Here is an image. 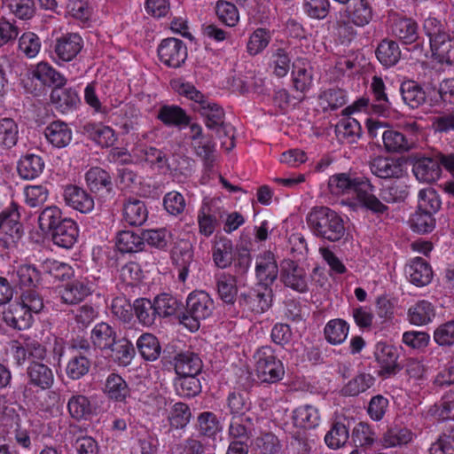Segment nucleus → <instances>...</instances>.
I'll list each match as a JSON object with an SVG mask.
<instances>
[{
	"label": "nucleus",
	"mask_w": 454,
	"mask_h": 454,
	"mask_svg": "<svg viewBox=\"0 0 454 454\" xmlns=\"http://www.w3.org/2000/svg\"><path fill=\"white\" fill-rule=\"evenodd\" d=\"M197 111L204 118L206 126L210 129H215L219 136L223 134L229 139L227 150L234 146L233 132L231 125L224 123V112L216 103L204 99L197 108Z\"/></svg>",
	"instance_id": "39448f33"
},
{
	"label": "nucleus",
	"mask_w": 454,
	"mask_h": 454,
	"mask_svg": "<svg viewBox=\"0 0 454 454\" xmlns=\"http://www.w3.org/2000/svg\"><path fill=\"white\" fill-rule=\"evenodd\" d=\"M116 247L121 253H137L144 249L142 233L131 231H120L116 237Z\"/></svg>",
	"instance_id": "a18cd8bd"
},
{
	"label": "nucleus",
	"mask_w": 454,
	"mask_h": 454,
	"mask_svg": "<svg viewBox=\"0 0 454 454\" xmlns=\"http://www.w3.org/2000/svg\"><path fill=\"white\" fill-rule=\"evenodd\" d=\"M293 420L297 427L313 429L319 426L321 417L317 408L305 404L297 407L293 411Z\"/></svg>",
	"instance_id": "5701e85b"
},
{
	"label": "nucleus",
	"mask_w": 454,
	"mask_h": 454,
	"mask_svg": "<svg viewBox=\"0 0 454 454\" xmlns=\"http://www.w3.org/2000/svg\"><path fill=\"white\" fill-rule=\"evenodd\" d=\"M85 181L89 189L95 193L110 192L112 190V179L104 169L95 167L90 168L85 174Z\"/></svg>",
	"instance_id": "bb28decb"
},
{
	"label": "nucleus",
	"mask_w": 454,
	"mask_h": 454,
	"mask_svg": "<svg viewBox=\"0 0 454 454\" xmlns=\"http://www.w3.org/2000/svg\"><path fill=\"white\" fill-rule=\"evenodd\" d=\"M108 350L111 351L114 361L121 366L129 365L135 356L133 344L127 340L116 341L114 346Z\"/></svg>",
	"instance_id": "052dcab7"
},
{
	"label": "nucleus",
	"mask_w": 454,
	"mask_h": 454,
	"mask_svg": "<svg viewBox=\"0 0 454 454\" xmlns=\"http://www.w3.org/2000/svg\"><path fill=\"white\" fill-rule=\"evenodd\" d=\"M105 394L115 402H125L129 396L130 389L127 382L118 374L111 373L106 380Z\"/></svg>",
	"instance_id": "7c9ffc66"
},
{
	"label": "nucleus",
	"mask_w": 454,
	"mask_h": 454,
	"mask_svg": "<svg viewBox=\"0 0 454 454\" xmlns=\"http://www.w3.org/2000/svg\"><path fill=\"white\" fill-rule=\"evenodd\" d=\"M63 199L67 206L82 214L90 213L95 207L94 199L83 188L76 185L66 186Z\"/></svg>",
	"instance_id": "f8f14e48"
},
{
	"label": "nucleus",
	"mask_w": 454,
	"mask_h": 454,
	"mask_svg": "<svg viewBox=\"0 0 454 454\" xmlns=\"http://www.w3.org/2000/svg\"><path fill=\"white\" fill-rule=\"evenodd\" d=\"M382 140L387 151L392 153H404L411 148L412 143L400 131L387 129L383 131Z\"/></svg>",
	"instance_id": "4c0bfd02"
},
{
	"label": "nucleus",
	"mask_w": 454,
	"mask_h": 454,
	"mask_svg": "<svg viewBox=\"0 0 454 454\" xmlns=\"http://www.w3.org/2000/svg\"><path fill=\"white\" fill-rule=\"evenodd\" d=\"M371 90L374 97L375 103L371 106L374 114L387 117L390 113V102L385 92L386 87L381 77L374 75L371 82Z\"/></svg>",
	"instance_id": "412c9836"
},
{
	"label": "nucleus",
	"mask_w": 454,
	"mask_h": 454,
	"mask_svg": "<svg viewBox=\"0 0 454 454\" xmlns=\"http://www.w3.org/2000/svg\"><path fill=\"white\" fill-rule=\"evenodd\" d=\"M216 288L220 299L227 303H234L238 293L236 278L230 275L222 273L216 276Z\"/></svg>",
	"instance_id": "c03bdc74"
},
{
	"label": "nucleus",
	"mask_w": 454,
	"mask_h": 454,
	"mask_svg": "<svg viewBox=\"0 0 454 454\" xmlns=\"http://www.w3.org/2000/svg\"><path fill=\"white\" fill-rule=\"evenodd\" d=\"M133 310L138 321L145 326L152 325L158 317L153 301L145 298L136 300L133 304Z\"/></svg>",
	"instance_id": "6e6d98bb"
},
{
	"label": "nucleus",
	"mask_w": 454,
	"mask_h": 454,
	"mask_svg": "<svg viewBox=\"0 0 454 454\" xmlns=\"http://www.w3.org/2000/svg\"><path fill=\"white\" fill-rule=\"evenodd\" d=\"M123 217L130 225H142L148 217L145 202L137 199L128 200L123 206Z\"/></svg>",
	"instance_id": "473e14b6"
},
{
	"label": "nucleus",
	"mask_w": 454,
	"mask_h": 454,
	"mask_svg": "<svg viewBox=\"0 0 454 454\" xmlns=\"http://www.w3.org/2000/svg\"><path fill=\"white\" fill-rule=\"evenodd\" d=\"M240 303L245 309L262 314L271 306V290L264 286L250 290L241 294Z\"/></svg>",
	"instance_id": "4468645a"
},
{
	"label": "nucleus",
	"mask_w": 454,
	"mask_h": 454,
	"mask_svg": "<svg viewBox=\"0 0 454 454\" xmlns=\"http://www.w3.org/2000/svg\"><path fill=\"white\" fill-rule=\"evenodd\" d=\"M93 292V285L87 278L74 279L58 287L63 303L74 305L82 301Z\"/></svg>",
	"instance_id": "1a4fd4ad"
},
{
	"label": "nucleus",
	"mask_w": 454,
	"mask_h": 454,
	"mask_svg": "<svg viewBox=\"0 0 454 454\" xmlns=\"http://www.w3.org/2000/svg\"><path fill=\"white\" fill-rule=\"evenodd\" d=\"M376 56L379 61L385 67L395 66L401 58V51L396 42L385 39L378 45Z\"/></svg>",
	"instance_id": "ea45409f"
},
{
	"label": "nucleus",
	"mask_w": 454,
	"mask_h": 454,
	"mask_svg": "<svg viewBox=\"0 0 454 454\" xmlns=\"http://www.w3.org/2000/svg\"><path fill=\"white\" fill-rule=\"evenodd\" d=\"M349 434L346 426L341 423H335L325 436L326 445L336 450L342 447L348 439Z\"/></svg>",
	"instance_id": "774afa93"
},
{
	"label": "nucleus",
	"mask_w": 454,
	"mask_h": 454,
	"mask_svg": "<svg viewBox=\"0 0 454 454\" xmlns=\"http://www.w3.org/2000/svg\"><path fill=\"white\" fill-rule=\"evenodd\" d=\"M175 371L177 376L197 375L202 368V362L192 352L180 353L175 357Z\"/></svg>",
	"instance_id": "cd10ccee"
},
{
	"label": "nucleus",
	"mask_w": 454,
	"mask_h": 454,
	"mask_svg": "<svg viewBox=\"0 0 454 454\" xmlns=\"http://www.w3.org/2000/svg\"><path fill=\"white\" fill-rule=\"evenodd\" d=\"M77 237V224L70 218H64L61 223L51 232L53 243L63 248L72 247Z\"/></svg>",
	"instance_id": "a211bd4d"
},
{
	"label": "nucleus",
	"mask_w": 454,
	"mask_h": 454,
	"mask_svg": "<svg viewBox=\"0 0 454 454\" xmlns=\"http://www.w3.org/2000/svg\"><path fill=\"white\" fill-rule=\"evenodd\" d=\"M255 373L262 382L275 383L285 375L283 363L270 346L259 348L254 354Z\"/></svg>",
	"instance_id": "20e7f679"
},
{
	"label": "nucleus",
	"mask_w": 454,
	"mask_h": 454,
	"mask_svg": "<svg viewBox=\"0 0 454 454\" xmlns=\"http://www.w3.org/2000/svg\"><path fill=\"white\" fill-rule=\"evenodd\" d=\"M370 168L372 174L380 178H400L403 175V164L392 158H375Z\"/></svg>",
	"instance_id": "6ab92c4d"
},
{
	"label": "nucleus",
	"mask_w": 454,
	"mask_h": 454,
	"mask_svg": "<svg viewBox=\"0 0 454 454\" xmlns=\"http://www.w3.org/2000/svg\"><path fill=\"white\" fill-rule=\"evenodd\" d=\"M405 274L409 281L417 286L428 285L433 278L430 265L420 257H416L410 262L406 266Z\"/></svg>",
	"instance_id": "f3484780"
},
{
	"label": "nucleus",
	"mask_w": 454,
	"mask_h": 454,
	"mask_svg": "<svg viewBox=\"0 0 454 454\" xmlns=\"http://www.w3.org/2000/svg\"><path fill=\"white\" fill-rule=\"evenodd\" d=\"M442 160L440 153L434 157H425L418 160L413 165V174L421 183H434L438 180L442 173Z\"/></svg>",
	"instance_id": "ddd939ff"
},
{
	"label": "nucleus",
	"mask_w": 454,
	"mask_h": 454,
	"mask_svg": "<svg viewBox=\"0 0 454 454\" xmlns=\"http://www.w3.org/2000/svg\"><path fill=\"white\" fill-rule=\"evenodd\" d=\"M196 376H177L174 380L176 394L183 397H193L198 395L201 387Z\"/></svg>",
	"instance_id": "bf43d9fd"
},
{
	"label": "nucleus",
	"mask_w": 454,
	"mask_h": 454,
	"mask_svg": "<svg viewBox=\"0 0 454 454\" xmlns=\"http://www.w3.org/2000/svg\"><path fill=\"white\" fill-rule=\"evenodd\" d=\"M434 308L431 302L422 300L411 306L408 310V318L414 325H425L434 317Z\"/></svg>",
	"instance_id": "c9c22d12"
},
{
	"label": "nucleus",
	"mask_w": 454,
	"mask_h": 454,
	"mask_svg": "<svg viewBox=\"0 0 454 454\" xmlns=\"http://www.w3.org/2000/svg\"><path fill=\"white\" fill-rule=\"evenodd\" d=\"M328 190L333 196H354L365 208L379 214L387 210L380 199L374 195V186L364 176H356L350 173H339L328 179Z\"/></svg>",
	"instance_id": "f257e3e1"
},
{
	"label": "nucleus",
	"mask_w": 454,
	"mask_h": 454,
	"mask_svg": "<svg viewBox=\"0 0 454 454\" xmlns=\"http://www.w3.org/2000/svg\"><path fill=\"white\" fill-rule=\"evenodd\" d=\"M29 383L43 390L50 388L54 382V376L47 365L33 362L27 368Z\"/></svg>",
	"instance_id": "a878e982"
},
{
	"label": "nucleus",
	"mask_w": 454,
	"mask_h": 454,
	"mask_svg": "<svg viewBox=\"0 0 454 454\" xmlns=\"http://www.w3.org/2000/svg\"><path fill=\"white\" fill-rule=\"evenodd\" d=\"M44 168V161L39 155L29 153L22 156L17 166L20 176L23 179H35Z\"/></svg>",
	"instance_id": "393cba45"
},
{
	"label": "nucleus",
	"mask_w": 454,
	"mask_h": 454,
	"mask_svg": "<svg viewBox=\"0 0 454 454\" xmlns=\"http://www.w3.org/2000/svg\"><path fill=\"white\" fill-rule=\"evenodd\" d=\"M31 74L33 78L37 79L44 85L62 86L66 83V79L47 62H40L35 65Z\"/></svg>",
	"instance_id": "58836bf2"
},
{
	"label": "nucleus",
	"mask_w": 454,
	"mask_h": 454,
	"mask_svg": "<svg viewBox=\"0 0 454 454\" xmlns=\"http://www.w3.org/2000/svg\"><path fill=\"white\" fill-rule=\"evenodd\" d=\"M89 137L102 147H110L116 141L114 130L109 126L99 123H88L84 126Z\"/></svg>",
	"instance_id": "e433bc0d"
},
{
	"label": "nucleus",
	"mask_w": 454,
	"mask_h": 454,
	"mask_svg": "<svg viewBox=\"0 0 454 454\" xmlns=\"http://www.w3.org/2000/svg\"><path fill=\"white\" fill-rule=\"evenodd\" d=\"M441 207V200L434 189H421L418 194V209L434 214Z\"/></svg>",
	"instance_id": "0e129e2a"
},
{
	"label": "nucleus",
	"mask_w": 454,
	"mask_h": 454,
	"mask_svg": "<svg viewBox=\"0 0 454 454\" xmlns=\"http://www.w3.org/2000/svg\"><path fill=\"white\" fill-rule=\"evenodd\" d=\"M90 340L97 348L108 350L116 342V332L108 323L100 322L92 328Z\"/></svg>",
	"instance_id": "b1692460"
},
{
	"label": "nucleus",
	"mask_w": 454,
	"mask_h": 454,
	"mask_svg": "<svg viewBox=\"0 0 454 454\" xmlns=\"http://www.w3.org/2000/svg\"><path fill=\"white\" fill-rule=\"evenodd\" d=\"M19 138V128L13 119L2 118L0 120V149L13 147Z\"/></svg>",
	"instance_id": "3c124183"
},
{
	"label": "nucleus",
	"mask_w": 454,
	"mask_h": 454,
	"mask_svg": "<svg viewBox=\"0 0 454 454\" xmlns=\"http://www.w3.org/2000/svg\"><path fill=\"white\" fill-rule=\"evenodd\" d=\"M70 415L75 419H88L97 414L96 405L86 395L76 394L67 402Z\"/></svg>",
	"instance_id": "4be33fe9"
},
{
	"label": "nucleus",
	"mask_w": 454,
	"mask_h": 454,
	"mask_svg": "<svg viewBox=\"0 0 454 454\" xmlns=\"http://www.w3.org/2000/svg\"><path fill=\"white\" fill-rule=\"evenodd\" d=\"M375 383V378L366 372H360L352 378L343 387L346 395L356 396L371 388Z\"/></svg>",
	"instance_id": "8fccbe9b"
},
{
	"label": "nucleus",
	"mask_w": 454,
	"mask_h": 454,
	"mask_svg": "<svg viewBox=\"0 0 454 454\" xmlns=\"http://www.w3.org/2000/svg\"><path fill=\"white\" fill-rule=\"evenodd\" d=\"M403 101L409 107L415 109L426 102V92L414 81L403 82L400 86Z\"/></svg>",
	"instance_id": "72a5a7b5"
},
{
	"label": "nucleus",
	"mask_w": 454,
	"mask_h": 454,
	"mask_svg": "<svg viewBox=\"0 0 454 454\" xmlns=\"http://www.w3.org/2000/svg\"><path fill=\"white\" fill-rule=\"evenodd\" d=\"M280 278L284 285L297 292L308 290V278L303 268L291 260H285L281 264Z\"/></svg>",
	"instance_id": "9d476101"
},
{
	"label": "nucleus",
	"mask_w": 454,
	"mask_h": 454,
	"mask_svg": "<svg viewBox=\"0 0 454 454\" xmlns=\"http://www.w3.org/2000/svg\"><path fill=\"white\" fill-rule=\"evenodd\" d=\"M198 428L201 434L207 437H215L223 427L215 414L204 411L198 417Z\"/></svg>",
	"instance_id": "e2e57ef3"
},
{
	"label": "nucleus",
	"mask_w": 454,
	"mask_h": 454,
	"mask_svg": "<svg viewBox=\"0 0 454 454\" xmlns=\"http://www.w3.org/2000/svg\"><path fill=\"white\" fill-rule=\"evenodd\" d=\"M348 323L341 318L329 320L324 328L325 338L332 345L343 343L348 335Z\"/></svg>",
	"instance_id": "f704fd0d"
},
{
	"label": "nucleus",
	"mask_w": 454,
	"mask_h": 454,
	"mask_svg": "<svg viewBox=\"0 0 454 454\" xmlns=\"http://www.w3.org/2000/svg\"><path fill=\"white\" fill-rule=\"evenodd\" d=\"M83 47L82 38L76 33H68L56 39L53 59L58 65L72 61Z\"/></svg>",
	"instance_id": "0eeeda50"
},
{
	"label": "nucleus",
	"mask_w": 454,
	"mask_h": 454,
	"mask_svg": "<svg viewBox=\"0 0 454 454\" xmlns=\"http://www.w3.org/2000/svg\"><path fill=\"white\" fill-rule=\"evenodd\" d=\"M346 103V92L340 89L324 90L318 97V104L324 111H333Z\"/></svg>",
	"instance_id": "4d7b16f0"
},
{
	"label": "nucleus",
	"mask_w": 454,
	"mask_h": 454,
	"mask_svg": "<svg viewBox=\"0 0 454 454\" xmlns=\"http://www.w3.org/2000/svg\"><path fill=\"white\" fill-rule=\"evenodd\" d=\"M132 153L138 160L147 161L152 165H156L158 168H163L168 163L167 156L162 151L146 145L140 144L136 145Z\"/></svg>",
	"instance_id": "a19ab883"
},
{
	"label": "nucleus",
	"mask_w": 454,
	"mask_h": 454,
	"mask_svg": "<svg viewBox=\"0 0 454 454\" xmlns=\"http://www.w3.org/2000/svg\"><path fill=\"white\" fill-rule=\"evenodd\" d=\"M374 355L385 373L390 374L395 372L398 354L395 347L385 342H378Z\"/></svg>",
	"instance_id": "c756f323"
},
{
	"label": "nucleus",
	"mask_w": 454,
	"mask_h": 454,
	"mask_svg": "<svg viewBox=\"0 0 454 454\" xmlns=\"http://www.w3.org/2000/svg\"><path fill=\"white\" fill-rule=\"evenodd\" d=\"M215 309L211 296L204 291H193L186 299L185 311L180 316V323L191 332L200 328V322L209 317Z\"/></svg>",
	"instance_id": "7ed1b4c3"
},
{
	"label": "nucleus",
	"mask_w": 454,
	"mask_h": 454,
	"mask_svg": "<svg viewBox=\"0 0 454 454\" xmlns=\"http://www.w3.org/2000/svg\"><path fill=\"white\" fill-rule=\"evenodd\" d=\"M271 39L270 32L265 28H257L250 35L247 49L250 55L261 53L270 43Z\"/></svg>",
	"instance_id": "338daca9"
},
{
	"label": "nucleus",
	"mask_w": 454,
	"mask_h": 454,
	"mask_svg": "<svg viewBox=\"0 0 454 454\" xmlns=\"http://www.w3.org/2000/svg\"><path fill=\"white\" fill-rule=\"evenodd\" d=\"M2 320L12 329L25 330L32 325L33 316L24 306L12 303L4 309Z\"/></svg>",
	"instance_id": "2eb2a0df"
},
{
	"label": "nucleus",
	"mask_w": 454,
	"mask_h": 454,
	"mask_svg": "<svg viewBox=\"0 0 454 454\" xmlns=\"http://www.w3.org/2000/svg\"><path fill=\"white\" fill-rule=\"evenodd\" d=\"M233 246L228 239H220L213 248V260L221 269L228 267L232 262Z\"/></svg>",
	"instance_id": "864d4df0"
},
{
	"label": "nucleus",
	"mask_w": 454,
	"mask_h": 454,
	"mask_svg": "<svg viewBox=\"0 0 454 454\" xmlns=\"http://www.w3.org/2000/svg\"><path fill=\"white\" fill-rule=\"evenodd\" d=\"M430 46L439 62L447 64L454 62V38L447 33L434 38L430 42Z\"/></svg>",
	"instance_id": "c85d7f7f"
},
{
	"label": "nucleus",
	"mask_w": 454,
	"mask_h": 454,
	"mask_svg": "<svg viewBox=\"0 0 454 454\" xmlns=\"http://www.w3.org/2000/svg\"><path fill=\"white\" fill-rule=\"evenodd\" d=\"M197 223L200 235L208 238L215 232L218 221L207 204H203L199 208Z\"/></svg>",
	"instance_id": "603ef678"
},
{
	"label": "nucleus",
	"mask_w": 454,
	"mask_h": 454,
	"mask_svg": "<svg viewBox=\"0 0 454 454\" xmlns=\"http://www.w3.org/2000/svg\"><path fill=\"white\" fill-rule=\"evenodd\" d=\"M158 119L167 126L186 125L189 117L179 106L174 105L162 106L157 114Z\"/></svg>",
	"instance_id": "79ce46f5"
},
{
	"label": "nucleus",
	"mask_w": 454,
	"mask_h": 454,
	"mask_svg": "<svg viewBox=\"0 0 454 454\" xmlns=\"http://www.w3.org/2000/svg\"><path fill=\"white\" fill-rule=\"evenodd\" d=\"M154 309L158 317H166L175 315L181 308V302L170 294H162L153 300Z\"/></svg>",
	"instance_id": "13d9d810"
},
{
	"label": "nucleus",
	"mask_w": 454,
	"mask_h": 454,
	"mask_svg": "<svg viewBox=\"0 0 454 454\" xmlns=\"http://www.w3.org/2000/svg\"><path fill=\"white\" fill-rule=\"evenodd\" d=\"M307 223L314 235L329 241H338L345 234L343 217L327 207L313 208Z\"/></svg>",
	"instance_id": "f03ea898"
},
{
	"label": "nucleus",
	"mask_w": 454,
	"mask_h": 454,
	"mask_svg": "<svg viewBox=\"0 0 454 454\" xmlns=\"http://www.w3.org/2000/svg\"><path fill=\"white\" fill-rule=\"evenodd\" d=\"M72 129L63 121H53L44 129L47 141L56 148H64L72 140Z\"/></svg>",
	"instance_id": "aec40b11"
},
{
	"label": "nucleus",
	"mask_w": 454,
	"mask_h": 454,
	"mask_svg": "<svg viewBox=\"0 0 454 454\" xmlns=\"http://www.w3.org/2000/svg\"><path fill=\"white\" fill-rule=\"evenodd\" d=\"M361 125L359 121L350 115H344L336 125V132L340 139L348 143H354L361 135Z\"/></svg>",
	"instance_id": "49530a36"
},
{
	"label": "nucleus",
	"mask_w": 454,
	"mask_h": 454,
	"mask_svg": "<svg viewBox=\"0 0 454 454\" xmlns=\"http://www.w3.org/2000/svg\"><path fill=\"white\" fill-rule=\"evenodd\" d=\"M391 34L405 44H411L419 37V27L415 20L398 14L390 16Z\"/></svg>",
	"instance_id": "9b49d317"
},
{
	"label": "nucleus",
	"mask_w": 454,
	"mask_h": 454,
	"mask_svg": "<svg viewBox=\"0 0 454 454\" xmlns=\"http://www.w3.org/2000/svg\"><path fill=\"white\" fill-rule=\"evenodd\" d=\"M291 59L288 53L281 48L271 51L269 69L277 77H285L290 70Z\"/></svg>",
	"instance_id": "09e8293b"
},
{
	"label": "nucleus",
	"mask_w": 454,
	"mask_h": 454,
	"mask_svg": "<svg viewBox=\"0 0 454 454\" xmlns=\"http://www.w3.org/2000/svg\"><path fill=\"white\" fill-rule=\"evenodd\" d=\"M90 367V360L84 355L76 354L69 359L66 373L72 380H79L88 373Z\"/></svg>",
	"instance_id": "69168bd1"
},
{
	"label": "nucleus",
	"mask_w": 454,
	"mask_h": 454,
	"mask_svg": "<svg viewBox=\"0 0 454 454\" xmlns=\"http://www.w3.org/2000/svg\"><path fill=\"white\" fill-rule=\"evenodd\" d=\"M160 60L173 68L179 67L187 58V49L184 43L176 38L162 40L158 47Z\"/></svg>",
	"instance_id": "6e6552de"
},
{
	"label": "nucleus",
	"mask_w": 454,
	"mask_h": 454,
	"mask_svg": "<svg viewBox=\"0 0 454 454\" xmlns=\"http://www.w3.org/2000/svg\"><path fill=\"white\" fill-rule=\"evenodd\" d=\"M137 347L141 356L146 360L154 361L160 354V343L151 333L142 334L137 340Z\"/></svg>",
	"instance_id": "5fc2aeb1"
},
{
	"label": "nucleus",
	"mask_w": 454,
	"mask_h": 454,
	"mask_svg": "<svg viewBox=\"0 0 454 454\" xmlns=\"http://www.w3.org/2000/svg\"><path fill=\"white\" fill-rule=\"evenodd\" d=\"M292 77L296 90L305 92L312 85L313 77L309 64L304 59H297L293 64Z\"/></svg>",
	"instance_id": "2f4dec72"
},
{
	"label": "nucleus",
	"mask_w": 454,
	"mask_h": 454,
	"mask_svg": "<svg viewBox=\"0 0 454 454\" xmlns=\"http://www.w3.org/2000/svg\"><path fill=\"white\" fill-rule=\"evenodd\" d=\"M413 439V433L406 428L401 427H390L384 433L380 439L381 445L384 448H393L404 445L411 442Z\"/></svg>",
	"instance_id": "37998d69"
},
{
	"label": "nucleus",
	"mask_w": 454,
	"mask_h": 454,
	"mask_svg": "<svg viewBox=\"0 0 454 454\" xmlns=\"http://www.w3.org/2000/svg\"><path fill=\"white\" fill-rule=\"evenodd\" d=\"M192 413L187 404L176 403L171 405L168 413V420L172 428H184L190 421Z\"/></svg>",
	"instance_id": "680f3d73"
},
{
	"label": "nucleus",
	"mask_w": 454,
	"mask_h": 454,
	"mask_svg": "<svg viewBox=\"0 0 454 454\" xmlns=\"http://www.w3.org/2000/svg\"><path fill=\"white\" fill-rule=\"evenodd\" d=\"M61 209L57 206L46 207L38 216V225L43 233L52 232L62 222Z\"/></svg>",
	"instance_id": "de8ad7c7"
},
{
	"label": "nucleus",
	"mask_w": 454,
	"mask_h": 454,
	"mask_svg": "<svg viewBox=\"0 0 454 454\" xmlns=\"http://www.w3.org/2000/svg\"><path fill=\"white\" fill-rule=\"evenodd\" d=\"M255 273L262 286L268 288V286L276 280L278 270L274 255L270 252H265L257 257Z\"/></svg>",
	"instance_id": "dca6fc26"
},
{
	"label": "nucleus",
	"mask_w": 454,
	"mask_h": 454,
	"mask_svg": "<svg viewBox=\"0 0 454 454\" xmlns=\"http://www.w3.org/2000/svg\"><path fill=\"white\" fill-rule=\"evenodd\" d=\"M20 217L19 207L14 203L0 213L1 240L8 249L14 247L23 235Z\"/></svg>",
	"instance_id": "423d86ee"
}]
</instances>
